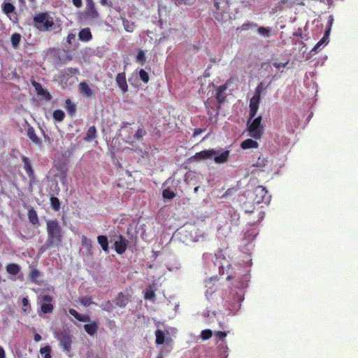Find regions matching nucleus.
<instances>
[{"mask_svg": "<svg viewBox=\"0 0 358 358\" xmlns=\"http://www.w3.org/2000/svg\"><path fill=\"white\" fill-rule=\"evenodd\" d=\"M64 116V113L61 110H57L53 113V117L57 121H62Z\"/></svg>", "mask_w": 358, "mask_h": 358, "instance_id": "nucleus-29", "label": "nucleus"}, {"mask_svg": "<svg viewBox=\"0 0 358 358\" xmlns=\"http://www.w3.org/2000/svg\"><path fill=\"white\" fill-rule=\"evenodd\" d=\"M28 217H29V221L34 224H36L38 221V215H37L36 211L33 209L29 210Z\"/></svg>", "mask_w": 358, "mask_h": 358, "instance_id": "nucleus-25", "label": "nucleus"}, {"mask_svg": "<svg viewBox=\"0 0 358 358\" xmlns=\"http://www.w3.org/2000/svg\"><path fill=\"white\" fill-rule=\"evenodd\" d=\"M42 299L43 301H45V302H50L52 301V298L50 296H48V295H44L42 296Z\"/></svg>", "mask_w": 358, "mask_h": 358, "instance_id": "nucleus-52", "label": "nucleus"}, {"mask_svg": "<svg viewBox=\"0 0 358 358\" xmlns=\"http://www.w3.org/2000/svg\"><path fill=\"white\" fill-rule=\"evenodd\" d=\"M34 20L36 27L41 31H50L54 29L53 18L46 13L37 14Z\"/></svg>", "mask_w": 358, "mask_h": 358, "instance_id": "nucleus-5", "label": "nucleus"}, {"mask_svg": "<svg viewBox=\"0 0 358 358\" xmlns=\"http://www.w3.org/2000/svg\"><path fill=\"white\" fill-rule=\"evenodd\" d=\"M66 108L70 113H73L76 110L75 106L71 103V100L67 99L66 101Z\"/></svg>", "mask_w": 358, "mask_h": 358, "instance_id": "nucleus-42", "label": "nucleus"}, {"mask_svg": "<svg viewBox=\"0 0 358 358\" xmlns=\"http://www.w3.org/2000/svg\"><path fill=\"white\" fill-rule=\"evenodd\" d=\"M73 3L77 8H80L82 5V0H72Z\"/></svg>", "mask_w": 358, "mask_h": 358, "instance_id": "nucleus-51", "label": "nucleus"}, {"mask_svg": "<svg viewBox=\"0 0 358 358\" xmlns=\"http://www.w3.org/2000/svg\"><path fill=\"white\" fill-rule=\"evenodd\" d=\"M22 310L24 313H28L30 311V306H29V300L27 299V298H23V299H22Z\"/></svg>", "mask_w": 358, "mask_h": 358, "instance_id": "nucleus-34", "label": "nucleus"}, {"mask_svg": "<svg viewBox=\"0 0 358 358\" xmlns=\"http://www.w3.org/2000/svg\"><path fill=\"white\" fill-rule=\"evenodd\" d=\"M259 231H257V229H252L251 231L250 232V229H248V240H249L250 237L251 236L252 238H255L257 234H258Z\"/></svg>", "mask_w": 358, "mask_h": 358, "instance_id": "nucleus-43", "label": "nucleus"}, {"mask_svg": "<svg viewBox=\"0 0 358 358\" xmlns=\"http://www.w3.org/2000/svg\"><path fill=\"white\" fill-rule=\"evenodd\" d=\"M257 139H249L248 138V149L249 148H257L259 146V143L257 141Z\"/></svg>", "mask_w": 358, "mask_h": 358, "instance_id": "nucleus-40", "label": "nucleus"}, {"mask_svg": "<svg viewBox=\"0 0 358 358\" xmlns=\"http://www.w3.org/2000/svg\"><path fill=\"white\" fill-rule=\"evenodd\" d=\"M217 13L215 19L221 22H226L231 19L229 14V6L226 0H222L219 3H215Z\"/></svg>", "mask_w": 358, "mask_h": 358, "instance_id": "nucleus-6", "label": "nucleus"}, {"mask_svg": "<svg viewBox=\"0 0 358 358\" xmlns=\"http://www.w3.org/2000/svg\"><path fill=\"white\" fill-rule=\"evenodd\" d=\"M334 22V16L333 15H329V19H328V27H329L331 29V27L333 26Z\"/></svg>", "mask_w": 358, "mask_h": 358, "instance_id": "nucleus-50", "label": "nucleus"}, {"mask_svg": "<svg viewBox=\"0 0 358 358\" xmlns=\"http://www.w3.org/2000/svg\"><path fill=\"white\" fill-rule=\"evenodd\" d=\"M86 240H87V238H83V242H84V241H86Z\"/></svg>", "mask_w": 358, "mask_h": 358, "instance_id": "nucleus-60", "label": "nucleus"}, {"mask_svg": "<svg viewBox=\"0 0 358 358\" xmlns=\"http://www.w3.org/2000/svg\"><path fill=\"white\" fill-rule=\"evenodd\" d=\"M155 292L151 288L147 289L145 290V294H144V297L145 299L153 300L155 298Z\"/></svg>", "mask_w": 358, "mask_h": 358, "instance_id": "nucleus-35", "label": "nucleus"}, {"mask_svg": "<svg viewBox=\"0 0 358 358\" xmlns=\"http://www.w3.org/2000/svg\"><path fill=\"white\" fill-rule=\"evenodd\" d=\"M75 35L74 34H69L67 36V41L69 43H71V40L74 39Z\"/></svg>", "mask_w": 358, "mask_h": 358, "instance_id": "nucleus-53", "label": "nucleus"}, {"mask_svg": "<svg viewBox=\"0 0 358 358\" xmlns=\"http://www.w3.org/2000/svg\"><path fill=\"white\" fill-rule=\"evenodd\" d=\"M41 340V336L38 334H36L34 335V341L36 342H38Z\"/></svg>", "mask_w": 358, "mask_h": 358, "instance_id": "nucleus-55", "label": "nucleus"}, {"mask_svg": "<svg viewBox=\"0 0 358 358\" xmlns=\"http://www.w3.org/2000/svg\"><path fill=\"white\" fill-rule=\"evenodd\" d=\"M51 348L50 346H45L44 348H41L40 350V353L43 356V358H51Z\"/></svg>", "mask_w": 358, "mask_h": 358, "instance_id": "nucleus-26", "label": "nucleus"}, {"mask_svg": "<svg viewBox=\"0 0 358 358\" xmlns=\"http://www.w3.org/2000/svg\"><path fill=\"white\" fill-rule=\"evenodd\" d=\"M157 358H164L162 353V352H160V353L158 355V356L157 357Z\"/></svg>", "mask_w": 358, "mask_h": 358, "instance_id": "nucleus-58", "label": "nucleus"}, {"mask_svg": "<svg viewBox=\"0 0 358 358\" xmlns=\"http://www.w3.org/2000/svg\"><path fill=\"white\" fill-rule=\"evenodd\" d=\"M139 76L141 78V79L144 82V83H148L149 81V76H148V73L143 70V69H141L140 71H139Z\"/></svg>", "mask_w": 358, "mask_h": 358, "instance_id": "nucleus-37", "label": "nucleus"}, {"mask_svg": "<svg viewBox=\"0 0 358 358\" xmlns=\"http://www.w3.org/2000/svg\"><path fill=\"white\" fill-rule=\"evenodd\" d=\"M325 39L323 36L322 39H320L319 41H317V44L314 46V48L312 49V51H315V52H318L320 50H321V46L326 45Z\"/></svg>", "mask_w": 358, "mask_h": 358, "instance_id": "nucleus-32", "label": "nucleus"}, {"mask_svg": "<svg viewBox=\"0 0 358 358\" xmlns=\"http://www.w3.org/2000/svg\"><path fill=\"white\" fill-rule=\"evenodd\" d=\"M128 301V296L123 293H120L115 299L116 305L122 308L124 307Z\"/></svg>", "mask_w": 358, "mask_h": 358, "instance_id": "nucleus-14", "label": "nucleus"}, {"mask_svg": "<svg viewBox=\"0 0 358 358\" xmlns=\"http://www.w3.org/2000/svg\"><path fill=\"white\" fill-rule=\"evenodd\" d=\"M198 189H199V187H196L194 188V192H197V191H198Z\"/></svg>", "mask_w": 358, "mask_h": 358, "instance_id": "nucleus-59", "label": "nucleus"}, {"mask_svg": "<svg viewBox=\"0 0 358 358\" xmlns=\"http://www.w3.org/2000/svg\"><path fill=\"white\" fill-rule=\"evenodd\" d=\"M48 241L50 245H59L61 242V228L58 222L50 220L47 222Z\"/></svg>", "mask_w": 358, "mask_h": 358, "instance_id": "nucleus-4", "label": "nucleus"}, {"mask_svg": "<svg viewBox=\"0 0 358 358\" xmlns=\"http://www.w3.org/2000/svg\"><path fill=\"white\" fill-rule=\"evenodd\" d=\"M263 90V84L259 83L255 89V94L250 99L249 104L250 115L248 119V135L255 139H261L264 132V124L262 123V116L259 115L254 118L259 108L261 94Z\"/></svg>", "mask_w": 358, "mask_h": 358, "instance_id": "nucleus-1", "label": "nucleus"}, {"mask_svg": "<svg viewBox=\"0 0 358 358\" xmlns=\"http://www.w3.org/2000/svg\"><path fill=\"white\" fill-rule=\"evenodd\" d=\"M258 27V24H254V22H248V27Z\"/></svg>", "mask_w": 358, "mask_h": 358, "instance_id": "nucleus-56", "label": "nucleus"}, {"mask_svg": "<svg viewBox=\"0 0 358 358\" xmlns=\"http://www.w3.org/2000/svg\"><path fill=\"white\" fill-rule=\"evenodd\" d=\"M229 155L228 150H206L196 153L193 156V159L199 162L201 160L206 159L213 158L214 162L216 164H223L227 162Z\"/></svg>", "mask_w": 358, "mask_h": 358, "instance_id": "nucleus-2", "label": "nucleus"}, {"mask_svg": "<svg viewBox=\"0 0 358 358\" xmlns=\"http://www.w3.org/2000/svg\"><path fill=\"white\" fill-rule=\"evenodd\" d=\"M264 216L263 207H248V224L255 226L259 223Z\"/></svg>", "mask_w": 358, "mask_h": 358, "instance_id": "nucleus-7", "label": "nucleus"}, {"mask_svg": "<svg viewBox=\"0 0 358 358\" xmlns=\"http://www.w3.org/2000/svg\"><path fill=\"white\" fill-rule=\"evenodd\" d=\"M50 201L52 208L56 211L58 210L60 207V202L59 199L57 197L52 196L50 199Z\"/></svg>", "mask_w": 358, "mask_h": 358, "instance_id": "nucleus-30", "label": "nucleus"}, {"mask_svg": "<svg viewBox=\"0 0 358 358\" xmlns=\"http://www.w3.org/2000/svg\"><path fill=\"white\" fill-rule=\"evenodd\" d=\"M250 202L255 204L268 203L271 199V195L268 194V191L263 186L255 187L254 190L250 191L248 195Z\"/></svg>", "mask_w": 358, "mask_h": 358, "instance_id": "nucleus-3", "label": "nucleus"}, {"mask_svg": "<svg viewBox=\"0 0 358 358\" xmlns=\"http://www.w3.org/2000/svg\"><path fill=\"white\" fill-rule=\"evenodd\" d=\"M28 137L35 143H39V139L38 138L34 129L32 127L28 129L27 131Z\"/></svg>", "mask_w": 358, "mask_h": 358, "instance_id": "nucleus-23", "label": "nucleus"}, {"mask_svg": "<svg viewBox=\"0 0 358 358\" xmlns=\"http://www.w3.org/2000/svg\"><path fill=\"white\" fill-rule=\"evenodd\" d=\"M97 241L99 245L101 246L102 249L105 252H108V238L105 236H99L97 237Z\"/></svg>", "mask_w": 358, "mask_h": 358, "instance_id": "nucleus-20", "label": "nucleus"}, {"mask_svg": "<svg viewBox=\"0 0 358 358\" xmlns=\"http://www.w3.org/2000/svg\"><path fill=\"white\" fill-rule=\"evenodd\" d=\"M33 84L35 87V90L37 92L38 94L43 96L45 99L48 100L51 99L50 93L46 90H43L40 84L36 83H34Z\"/></svg>", "mask_w": 358, "mask_h": 358, "instance_id": "nucleus-15", "label": "nucleus"}, {"mask_svg": "<svg viewBox=\"0 0 358 358\" xmlns=\"http://www.w3.org/2000/svg\"><path fill=\"white\" fill-rule=\"evenodd\" d=\"M215 336L218 337L220 339H223L226 337L227 334L222 331H216L215 334Z\"/></svg>", "mask_w": 358, "mask_h": 358, "instance_id": "nucleus-48", "label": "nucleus"}, {"mask_svg": "<svg viewBox=\"0 0 358 358\" xmlns=\"http://www.w3.org/2000/svg\"><path fill=\"white\" fill-rule=\"evenodd\" d=\"M288 61L286 62H273V65L275 68H281V67H286V66L288 64Z\"/></svg>", "mask_w": 358, "mask_h": 358, "instance_id": "nucleus-46", "label": "nucleus"}, {"mask_svg": "<svg viewBox=\"0 0 358 358\" xmlns=\"http://www.w3.org/2000/svg\"><path fill=\"white\" fill-rule=\"evenodd\" d=\"M242 148L246 149V141H243L241 144Z\"/></svg>", "mask_w": 358, "mask_h": 358, "instance_id": "nucleus-57", "label": "nucleus"}, {"mask_svg": "<svg viewBox=\"0 0 358 358\" xmlns=\"http://www.w3.org/2000/svg\"><path fill=\"white\" fill-rule=\"evenodd\" d=\"M227 87L225 85L220 86L217 90L216 99L219 103L224 101L226 96L225 90Z\"/></svg>", "mask_w": 358, "mask_h": 358, "instance_id": "nucleus-17", "label": "nucleus"}, {"mask_svg": "<svg viewBox=\"0 0 358 358\" xmlns=\"http://www.w3.org/2000/svg\"><path fill=\"white\" fill-rule=\"evenodd\" d=\"M2 9L4 13L6 14L10 20H12L11 14L14 13L15 6L10 3H4L2 6Z\"/></svg>", "mask_w": 358, "mask_h": 358, "instance_id": "nucleus-16", "label": "nucleus"}, {"mask_svg": "<svg viewBox=\"0 0 358 358\" xmlns=\"http://www.w3.org/2000/svg\"><path fill=\"white\" fill-rule=\"evenodd\" d=\"M268 160V158H261L258 157L256 161L250 160V164L249 171L252 176H255L257 173L258 176L263 174L264 172V167L267 165Z\"/></svg>", "mask_w": 358, "mask_h": 358, "instance_id": "nucleus-8", "label": "nucleus"}, {"mask_svg": "<svg viewBox=\"0 0 358 358\" xmlns=\"http://www.w3.org/2000/svg\"><path fill=\"white\" fill-rule=\"evenodd\" d=\"M41 277V272L36 269V268H32L29 274V279L34 282H36L38 284H39V278Z\"/></svg>", "mask_w": 358, "mask_h": 358, "instance_id": "nucleus-19", "label": "nucleus"}, {"mask_svg": "<svg viewBox=\"0 0 358 358\" xmlns=\"http://www.w3.org/2000/svg\"><path fill=\"white\" fill-rule=\"evenodd\" d=\"M330 31H331V29L329 28V26H327V27L324 31V38L325 39V42L327 44L329 43V37Z\"/></svg>", "mask_w": 358, "mask_h": 358, "instance_id": "nucleus-45", "label": "nucleus"}, {"mask_svg": "<svg viewBox=\"0 0 358 358\" xmlns=\"http://www.w3.org/2000/svg\"><path fill=\"white\" fill-rule=\"evenodd\" d=\"M80 92L85 98H90L94 95V91L91 86L85 82H82L78 85Z\"/></svg>", "mask_w": 358, "mask_h": 358, "instance_id": "nucleus-9", "label": "nucleus"}, {"mask_svg": "<svg viewBox=\"0 0 358 358\" xmlns=\"http://www.w3.org/2000/svg\"><path fill=\"white\" fill-rule=\"evenodd\" d=\"M79 303L84 306H89L92 303L91 298L82 297L79 299Z\"/></svg>", "mask_w": 358, "mask_h": 358, "instance_id": "nucleus-36", "label": "nucleus"}, {"mask_svg": "<svg viewBox=\"0 0 358 358\" xmlns=\"http://www.w3.org/2000/svg\"><path fill=\"white\" fill-rule=\"evenodd\" d=\"M21 40V36L19 34H13L11 36V43L14 48H17Z\"/></svg>", "mask_w": 358, "mask_h": 358, "instance_id": "nucleus-27", "label": "nucleus"}, {"mask_svg": "<svg viewBox=\"0 0 358 358\" xmlns=\"http://www.w3.org/2000/svg\"><path fill=\"white\" fill-rule=\"evenodd\" d=\"M59 340L60 345L63 348L64 350L70 352L72 343L71 335L66 333L63 334Z\"/></svg>", "mask_w": 358, "mask_h": 358, "instance_id": "nucleus-10", "label": "nucleus"}, {"mask_svg": "<svg viewBox=\"0 0 358 358\" xmlns=\"http://www.w3.org/2000/svg\"><path fill=\"white\" fill-rule=\"evenodd\" d=\"M162 195L164 199H171L175 196L174 192L169 189H164L163 191Z\"/></svg>", "mask_w": 358, "mask_h": 358, "instance_id": "nucleus-38", "label": "nucleus"}, {"mask_svg": "<svg viewBox=\"0 0 358 358\" xmlns=\"http://www.w3.org/2000/svg\"><path fill=\"white\" fill-rule=\"evenodd\" d=\"M80 40L84 41H88L92 38V34L89 29H82L78 35Z\"/></svg>", "mask_w": 358, "mask_h": 358, "instance_id": "nucleus-21", "label": "nucleus"}, {"mask_svg": "<svg viewBox=\"0 0 358 358\" xmlns=\"http://www.w3.org/2000/svg\"><path fill=\"white\" fill-rule=\"evenodd\" d=\"M84 329L86 331V332L90 335H94L98 329V323L92 322L89 324H85Z\"/></svg>", "mask_w": 358, "mask_h": 358, "instance_id": "nucleus-13", "label": "nucleus"}, {"mask_svg": "<svg viewBox=\"0 0 358 358\" xmlns=\"http://www.w3.org/2000/svg\"><path fill=\"white\" fill-rule=\"evenodd\" d=\"M272 29L269 27H257V32L262 37H270L272 35Z\"/></svg>", "mask_w": 358, "mask_h": 358, "instance_id": "nucleus-18", "label": "nucleus"}, {"mask_svg": "<svg viewBox=\"0 0 358 358\" xmlns=\"http://www.w3.org/2000/svg\"><path fill=\"white\" fill-rule=\"evenodd\" d=\"M87 15L91 17L92 19H96L99 16V14L98 13L96 12V10H95L94 7L93 5H91L89 8V10H88V13H87Z\"/></svg>", "mask_w": 358, "mask_h": 358, "instance_id": "nucleus-31", "label": "nucleus"}, {"mask_svg": "<svg viewBox=\"0 0 358 358\" xmlns=\"http://www.w3.org/2000/svg\"><path fill=\"white\" fill-rule=\"evenodd\" d=\"M69 313L73 315L75 318H76L78 320V317H80V314L76 311L74 309H70L69 310Z\"/></svg>", "mask_w": 358, "mask_h": 358, "instance_id": "nucleus-49", "label": "nucleus"}, {"mask_svg": "<svg viewBox=\"0 0 358 358\" xmlns=\"http://www.w3.org/2000/svg\"><path fill=\"white\" fill-rule=\"evenodd\" d=\"M156 343L157 345H162L165 343V334L162 330H157L155 331Z\"/></svg>", "mask_w": 358, "mask_h": 358, "instance_id": "nucleus-22", "label": "nucleus"}, {"mask_svg": "<svg viewBox=\"0 0 358 358\" xmlns=\"http://www.w3.org/2000/svg\"><path fill=\"white\" fill-rule=\"evenodd\" d=\"M52 305L50 303H44L41 306V310L44 313H51L52 310Z\"/></svg>", "mask_w": 358, "mask_h": 358, "instance_id": "nucleus-39", "label": "nucleus"}, {"mask_svg": "<svg viewBox=\"0 0 358 358\" xmlns=\"http://www.w3.org/2000/svg\"><path fill=\"white\" fill-rule=\"evenodd\" d=\"M127 241L122 236H120L115 241V248L116 252L118 254H122L127 248Z\"/></svg>", "mask_w": 358, "mask_h": 358, "instance_id": "nucleus-11", "label": "nucleus"}, {"mask_svg": "<svg viewBox=\"0 0 358 358\" xmlns=\"http://www.w3.org/2000/svg\"><path fill=\"white\" fill-rule=\"evenodd\" d=\"M78 320H79L80 322H90V319L88 316L80 315V317H78Z\"/></svg>", "mask_w": 358, "mask_h": 358, "instance_id": "nucleus-47", "label": "nucleus"}, {"mask_svg": "<svg viewBox=\"0 0 358 358\" xmlns=\"http://www.w3.org/2000/svg\"><path fill=\"white\" fill-rule=\"evenodd\" d=\"M6 270L9 273L15 275L20 271V266L15 264H10L6 266Z\"/></svg>", "mask_w": 358, "mask_h": 358, "instance_id": "nucleus-24", "label": "nucleus"}, {"mask_svg": "<svg viewBox=\"0 0 358 358\" xmlns=\"http://www.w3.org/2000/svg\"><path fill=\"white\" fill-rule=\"evenodd\" d=\"M116 82L123 92H126L127 91V84L125 75L124 73H118L117 75Z\"/></svg>", "mask_w": 358, "mask_h": 358, "instance_id": "nucleus-12", "label": "nucleus"}, {"mask_svg": "<svg viewBox=\"0 0 358 358\" xmlns=\"http://www.w3.org/2000/svg\"><path fill=\"white\" fill-rule=\"evenodd\" d=\"M136 59L138 62L141 63L142 64H144L145 62V55L144 52H138Z\"/></svg>", "mask_w": 358, "mask_h": 358, "instance_id": "nucleus-41", "label": "nucleus"}, {"mask_svg": "<svg viewBox=\"0 0 358 358\" xmlns=\"http://www.w3.org/2000/svg\"><path fill=\"white\" fill-rule=\"evenodd\" d=\"M6 354L4 350L0 347V358H5Z\"/></svg>", "mask_w": 358, "mask_h": 358, "instance_id": "nucleus-54", "label": "nucleus"}, {"mask_svg": "<svg viewBox=\"0 0 358 358\" xmlns=\"http://www.w3.org/2000/svg\"><path fill=\"white\" fill-rule=\"evenodd\" d=\"M96 134V128L95 127H91L88 129L87 134H86V139L88 141H91L95 137Z\"/></svg>", "mask_w": 358, "mask_h": 358, "instance_id": "nucleus-28", "label": "nucleus"}, {"mask_svg": "<svg viewBox=\"0 0 358 358\" xmlns=\"http://www.w3.org/2000/svg\"><path fill=\"white\" fill-rule=\"evenodd\" d=\"M213 335V332L210 329H206L201 331V338L202 340L206 341L209 339Z\"/></svg>", "mask_w": 358, "mask_h": 358, "instance_id": "nucleus-33", "label": "nucleus"}, {"mask_svg": "<svg viewBox=\"0 0 358 358\" xmlns=\"http://www.w3.org/2000/svg\"><path fill=\"white\" fill-rule=\"evenodd\" d=\"M145 134V131L144 129L140 128L137 130V131L136 132L135 135H134V137L136 138H138V139H140Z\"/></svg>", "mask_w": 358, "mask_h": 358, "instance_id": "nucleus-44", "label": "nucleus"}]
</instances>
